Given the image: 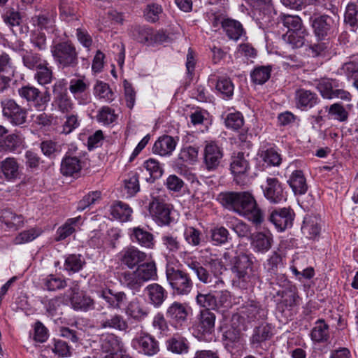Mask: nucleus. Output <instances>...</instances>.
Segmentation results:
<instances>
[{"label": "nucleus", "instance_id": "f257e3e1", "mask_svg": "<svg viewBox=\"0 0 358 358\" xmlns=\"http://www.w3.org/2000/svg\"><path fill=\"white\" fill-rule=\"evenodd\" d=\"M217 200L223 207L245 217L255 225H260L264 220L263 211L249 192H221Z\"/></svg>", "mask_w": 358, "mask_h": 358}, {"label": "nucleus", "instance_id": "f03ea898", "mask_svg": "<svg viewBox=\"0 0 358 358\" xmlns=\"http://www.w3.org/2000/svg\"><path fill=\"white\" fill-rule=\"evenodd\" d=\"M208 264L210 272L197 261L188 263L187 267L195 273L199 281L210 285V287L214 289H223L224 282L221 275L226 268L222 262L219 259H210Z\"/></svg>", "mask_w": 358, "mask_h": 358}, {"label": "nucleus", "instance_id": "7ed1b4c3", "mask_svg": "<svg viewBox=\"0 0 358 358\" xmlns=\"http://www.w3.org/2000/svg\"><path fill=\"white\" fill-rule=\"evenodd\" d=\"M157 277V267L154 261L139 264L133 271H126L121 274V281L129 289L138 292L145 282L155 280Z\"/></svg>", "mask_w": 358, "mask_h": 358}, {"label": "nucleus", "instance_id": "20e7f679", "mask_svg": "<svg viewBox=\"0 0 358 358\" xmlns=\"http://www.w3.org/2000/svg\"><path fill=\"white\" fill-rule=\"evenodd\" d=\"M52 57L59 68H76L78 64V52L71 41H62L50 48Z\"/></svg>", "mask_w": 358, "mask_h": 358}, {"label": "nucleus", "instance_id": "39448f33", "mask_svg": "<svg viewBox=\"0 0 358 358\" xmlns=\"http://www.w3.org/2000/svg\"><path fill=\"white\" fill-rule=\"evenodd\" d=\"M166 276L174 295L187 296L193 289V280L185 270L167 266Z\"/></svg>", "mask_w": 358, "mask_h": 358}, {"label": "nucleus", "instance_id": "423d86ee", "mask_svg": "<svg viewBox=\"0 0 358 358\" xmlns=\"http://www.w3.org/2000/svg\"><path fill=\"white\" fill-rule=\"evenodd\" d=\"M69 301L71 308L76 311L88 312L94 310L101 312L103 306L95 301L85 292L80 290L78 286H74L69 289Z\"/></svg>", "mask_w": 358, "mask_h": 358}, {"label": "nucleus", "instance_id": "0eeeda50", "mask_svg": "<svg viewBox=\"0 0 358 358\" xmlns=\"http://www.w3.org/2000/svg\"><path fill=\"white\" fill-rule=\"evenodd\" d=\"M339 80L333 78H323L320 79L316 84V89L321 96L326 99H340L350 101L352 95L347 90L341 88Z\"/></svg>", "mask_w": 358, "mask_h": 358}, {"label": "nucleus", "instance_id": "6e6552de", "mask_svg": "<svg viewBox=\"0 0 358 358\" xmlns=\"http://www.w3.org/2000/svg\"><path fill=\"white\" fill-rule=\"evenodd\" d=\"M17 91L19 96L25 100L28 105L38 110H43L50 101V94L48 90L43 92L30 84L21 87Z\"/></svg>", "mask_w": 358, "mask_h": 358}, {"label": "nucleus", "instance_id": "1a4fd4ad", "mask_svg": "<svg viewBox=\"0 0 358 358\" xmlns=\"http://www.w3.org/2000/svg\"><path fill=\"white\" fill-rule=\"evenodd\" d=\"M249 155L238 152L231 157L230 171L234 176V181L239 185H243L248 180V172L250 169L248 160Z\"/></svg>", "mask_w": 358, "mask_h": 358}, {"label": "nucleus", "instance_id": "9d476101", "mask_svg": "<svg viewBox=\"0 0 358 358\" xmlns=\"http://www.w3.org/2000/svg\"><path fill=\"white\" fill-rule=\"evenodd\" d=\"M171 206L159 196L152 195L149 203V212L153 220L160 225H167L171 222Z\"/></svg>", "mask_w": 358, "mask_h": 358}, {"label": "nucleus", "instance_id": "9b49d317", "mask_svg": "<svg viewBox=\"0 0 358 358\" xmlns=\"http://www.w3.org/2000/svg\"><path fill=\"white\" fill-rule=\"evenodd\" d=\"M231 271L240 281H249L254 275L253 262L251 257L243 252L237 254L233 260Z\"/></svg>", "mask_w": 358, "mask_h": 358}, {"label": "nucleus", "instance_id": "f8f14e48", "mask_svg": "<svg viewBox=\"0 0 358 358\" xmlns=\"http://www.w3.org/2000/svg\"><path fill=\"white\" fill-rule=\"evenodd\" d=\"M215 315L208 309L200 311L196 324L197 337L201 340H211L215 331Z\"/></svg>", "mask_w": 358, "mask_h": 358}, {"label": "nucleus", "instance_id": "ddd939ff", "mask_svg": "<svg viewBox=\"0 0 358 358\" xmlns=\"http://www.w3.org/2000/svg\"><path fill=\"white\" fill-rule=\"evenodd\" d=\"M3 115L11 124L20 125L27 120V113L24 108L20 106L13 99H6L1 101Z\"/></svg>", "mask_w": 358, "mask_h": 358}, {"label": "nucleus", "instance_id": "4468645a", "mask_svg": "<svg viewBox=\"0 0 358 358\" xmlns=\"http://www.w3.org/2000/svg\"><path fill=\"white\" fill-rule=\"evenodd\" d=\"M310 22L313 33L320 40H324L333 34L336 26L334 19L325 14L311 17Z\"/></svg>", "mask_w": 358, "mask_h": 358}, {"label": "nucleus", "instance_id": "2eb2a0df", "mask_svg": "<svg viewBox=\"0 0 358 358\" xmlns=\"http://www.w3.org/2000/svg\"><path fill=\"white\" fill-rule=\"evenodd\" d=\"M261 187L264 196L271 203H279L287 199L282 185L276 178H266Z\"/></svg>", "mask_w": 358, "mask_h": 358}, {"label": "nucleus", "instance_id": "dca6fc26", "mask_svg": "<svg viewBox=\"0 0 358 358\" xmlns=\"http://www.w3.org/2000/svg\"><path fill=\"white\" fill-rule=\"evenodd\" d=\"M148 255L135 246L129 245L122 249L119 254V260L122 265L129 269L136 268L139 264L147 260Z\"/></svg>", "mask_w": 358, "mask_h": 358}, {"label": "nucleus", "instance_id": "f3484780", "mask_svg": "<svg viewBox=\"0 0 358 358\" xmlns=\"http://www.w3.org/2000/svg\"><path fill=\"white\" fill-rule=\"evenodd\" d=\"M294 215V212L290 208H276L271 213L268 220L278 231H282L292 227Z\"/></svg>", "mask_w": 358, "mask_h": 358}, {"label": "nucleus", "instance_id": "a211bd4d", "mask_svg": "<svg viewBox=\"0 0 358 358\" xmlns=\"http://www.w3.org/2000/svg\"><path fill=\"white\" fill-rule=\"evenodd\" d=\"M222 148L216 143H208L204 148L203 164L208 171H215L220 166L223 157Z\"/></svg>", "mask_w": 358, "mask_h": 358}, {"label": "nucleus", "instance_id": "6ab92c4d", "mask_svg": "<svg viewBox=\"0 0 358 358\" xmlns=\"http://www.w3.org/2000/svg\"><path fill=\"white\" fill-rule=\"evenodd\" d=\"M99 327L103 329H115L120 331H127L129 324L126 319L118 313L101 312Z\"/></svg>", "mask_w": 358, "mask_h": 358}, {"label": "nucleus", "instance_id": "aec40b11", "mask_svg": "<svg viewBox=\"0 0 358 358\" xmlns=\"http://www.w3.org/2000/svg\"><path fill=\"white\" fill-rule=\"evenodd\" d=\"M133 345L141 353L153 356L159 351V342L148 333H141L132 341Z\"/></svg>", "mask_w": 358, "mask_h": 358}, {"label": "nucleus", "instance_id": "412c9836", "mask_svg": "<svg viewBox=\"0 0 358 358\" xmlns=\"http://www.w3.org/2000/svg\"><path fill=\"white\" fill-rule=\"evenodd\" d=\"M55 102L59 110L64 113H69L73 108V103L68 96L66 88L62 81H57L52 86Z\"/></svg>", "mask_w": 358, "mask_h": 358}, {"label": "nucleus", "instance_id": "4be33fe9", "mask_svg": "<svg viewBox=\"0 0 358 358\" xmlns=\"http://www.w3.org/2000/svg\"><path fill=\"white\" fill-rule=\"evenodd\" d=\"M187 306L178 301L172 303L166 310V316L176 327L182 326L187 320Z\"/></svg>", "mask_w": 358, "mask_h": 358}, {"label": "nucleus", "instance_id": "5701e85b", "mask_svg": "<svg viewBox=\"0 0 358 358\" xmlns=\"http://www.w3.org/2000/svg\"><path fill=\"white\" fill-rule=\"evenodd\" d=\"M296 106L301 110H308L320 102L315 92L305 89H299L295 92Z\"/></svg>", "mask_w": 358, "mask_h": 358}, {"label": "nucleus", "instance_id": "b1692460", "mask_svg": "<svg viewBox=\"0 0 358 358\" xmlns=\"http://www.w3.org/2000/svg\"><path fill=\"white\" fill-rule=\"evenodd\" d=\"M98 296L103 299L108 308L120 309L127 300L124 292H115L110 288H103L98 292Z\"/></svg>", "mask_w": 358, "mask_h": 358}, {"label": "nucleus", "instance_id": "393cba45", "mask_svg": "<svg viewBox=\"0 0 358 358\" xmlns=\"http://www.w3.org/2000/svg\"><path fill=\"white\" fill-rule=\"evenodd\" d=\"M145 293L149 303L157 308L161 307L168 297L167 291L158 283L148 285L145 289Z\"/></svg>", "mask_w": 358, "mask_h": 358}, {"label": "nucleus", "instance_id": "a878e982", "mask_svg": "<svg viewBox=\"0 0 358 358\" xmlns=\"http://www.w3.org/2000/svg\"><path fill=\"white\" fill-rule=\"evenodd\" d=\"M124 313L128 317L141 322L149 315L150 311L148 308L136 298L128 303L124 308Z\"/></svg>", "mask_w": 358, "mask_h": 358}, {"label": "nucleus", "instance_id": "bb28decb", "mask_svg": "<svg viewBox=\"0 0 358 358\" xmlns=\"http://www.w3.org/2000/svg\"><path fill=\"white\" fill-rule=\"evenodd\" d=\"M272 336V327L266 323L262 324L254 329L250 339V345L254 349L262 348V343L269 340Z\"/></svg>", "mask_w": 358, "mask_h": 358}, {"label": "nucleus", "instance_id": "cd10ccee", "mask_svg": "<svg viewBox=\"0 0 358 358\" xmlns=\"http://www.w3.org/2000/svg\"><path fill=\"white\" fill-rule=\"evenodd\" d=\"M240 313L248 322L264 319L266 317V311L258 302L255 301H250L244 303L241 308Z\"/></svg>", "mask_w": 358, "mask_h": 358}, {"label": "nucleus", "instance_id": "c85d7f7f", "mask_svg": "<svg viewBox=\"0 0 358 358\" xmlns=\"http://www.w3.org/2000/svg\"><path fill=\"white\" fill-rule=\"evenodd\" d=\"M176 145L177 142L173 137L164 135L156 141L153 145L152 150L154 153L160 156H166L172 153Z\"/></svg>", "mask_w": 358, "mask_h": 358}, {"label": "nucleus", "instance_id": "c756f323", "mask_svg": "<svg viewBox=\"0 0 358 358\" xmlns=\"http://www.w3.org/2000/svg\"><path fill=\"white\" fill-rule=\"evenodd\" d=\"M82 167L79 157L66 155L62 160L60 171L63 176H73L80 171Z\"/></svg>", "mask_w": 358, "mask_h": 358}, {"label": "nucleus", "instance_id": "7c9ffc66", "mask_svg": "<svg viewBox=\"0 0 358 358\" xmlns=\"http://www.w3.org/2000/svg\"><path fill=\"white\" fill-rule=\"evenodd\" d=\"M224 31L230 40L237 41L245 36L246 32L242 24L236 20L227 18L224 22Z\"/></svg>", "mask_w": 358, "mask_h": 358}, {"label": "nucleus", "instance_id": "2f4dec72", "mask_svg": "<svg viewBox=\"0 0 358 358\" xmlns=\"http://www.w3.org/2000/svg\"><path fill=\"white\" fill-rule=\"evenodd\" d=\"M273 238L271 234L257 232L252 236L251 246L256 252L265 253L271 248Z\"/></svg>", "mask_w": 358, "mask_h": 358}, {"label": "nucleus", "instance_id": "473e14b6", "mask_svg": "<svg viewBox=\"0 0 358 358\" xmlns=\"http://www.w3.org/2000/svg\"><path fill=\"white\" fill-rule=\"evenodd\" d=\"M101 346L103 351L108 353L106 355L118 356L117 352L122 350L123 343L118 336L110 334L101 339Z\"/></svg>", "mask_w": 358, "mask_h": 358}, {"label": "nucleus", "instance_id": "72a5a7b5", "mask_svg": "<svg viewBox=\"0 0 358 358\" xmlns=\"http://www.w3.org/2000/svg\"><path fill=\"white\" fill-rule=\"evenodd\" d=\"M320 220L318 217L310 215L304 217L301 231L306 238H315L320 234Z\"/></svg>", "mask_w": 358, "mask_h": 358}, {"label": "nucleus", "instance_id": "f704fd0d", "mask_svg": "<svg viewBox=\"0 0 358 358\" xmlns=\"http://www.w3.org/2000/svg\"><path fill=\"white\" fill-rule=\"evenodd\" d=\"M287 182L295 194H304L308 190L306 180L301 170L294 171Z\"/></svg>", "mask_w": 358, "mask_h": 358}, {"label": "nucleus", "instance_id": "c9c22d12", "mask_svg": "<svg viewBox=\"0 0 358 358\" xmlns=\"http://www.w3.org/2000/svg\"><path fill=\"white\" fill-rule=\"evenodd\" d=\"M1 170L5 178L8 180H15L20 178V166L13 157H8L1 162Z\"/></svg>", "mask_w": 358, "mask_h": 358}, {"label": "nucleus", "instance_id": "e433bc0d", "mask_svg": "<svg viewBox=\"0 0 358 358\" xmlns=\"http://www.w3.org/2000/svg\"><path fill=\"white\" fill-rule=\"evenodd\" d=\"M131 239L144 248H152L155 245L153 235L140 227L133 229Z\"/></svg>", "mask_w": 358, "mask_h": 358}, {"label": "nucleus", "instance_id": "4c0bfd02", "mask_svg": "<svg viewBox=\"0 0 358 358\" xmlns=\"http://www.w3.org/2000/svg\"><path fill=\"white\" fill-rule=\"evenodd\" d=\"M35 71L34 78L40 85L45 86L50 84L55 78L52 67L50 66L48 61Z\"/></svg>", "mask_w": 358, "mask_h": 358}, {"label": "nucleus", "instance_id": "58836bf2", "mask_svg": "<svg viewBox=\"0 0 358 358\" xmlns=\"http://www.w3.org/2000/svg\"><path fill=\"white\" fill-rule=\"evenodd\" d=\"M132 209L129 206L122 201H116L110 206V215L120 222H124L130 220Z\"/></svg>", "mask_w": 358, "mask_h": 358}, {"label": "nucleus", "instance_id": "ea45409f", "mask_svg": "<svg viewBox=\"0 0 358 358\" xmlns=\"http://www.w3.org/2000/svg\"><path fill=\"white\" fill-rule=\"evenodd\" d=\"M235 317H233L231 323L225 324L221 328L222 331V340L229 346L237 343L240 338V330L237 328L236 324L234 322Z\"/></svg>", "mask_w": 358, "mask_h": 358}, {"label": "nucleus", "instance_id": "a19ab883", "mask_svg": "<svg viewBox=\"0 0 358 358\" xmlns=\"http://www.w3.org/2000/svg\"><path fill=\"white\" fill-rule=\"evenodd\" d=\"M166 348L168 350L175 354H186L189 350V343L185 338L175 335L166 341Z\"/></svg>", "mask_w": 358, "mask_h": 358}, {"label": "nucleus", "instance_id": "79ce46f5", "mask_svg": "<svg viewBox=\"0 0 358 358\" xmlns=\"http://www.w3.org/2000/svg\"><path fill=\"white\" fill-rule=\"evenodd\" d=\"M308 35L306 28L295 31H287L282 35L283 41L292 48H299L305 43V37Z\"/></svg>", "mask_w": 358, "mask_h": 358}, {"label": "nucleus", "instance_id": "37998d69", "mask_svg": "<svg viewBox=\"0 0 358 358\" xmlns=\"http://www.w3.org/2000/svg\"><path fill=\"white\" fill-rule=\"evenodd\" d=\"M0 219L8 228L18 229L24 225V218L22 215H17L10 209L1 210Z\"/></svg>", "mask_w": 358, "mask_h": 358}, {"label": "nucleus", "instance_id": "c03bdc74", "mask_svg": "<svg viewBox=\"0 0 358 358\" xmlns=\"http://www.w3.org/2000/svg\"><path fill=\"white\" fill-rule=\"evenodd\" d=\"M22 59L25 67L31 70H36L47 60L44 59L41 55L32 50H22Z\"/></svg>", "mask_w": 358, "mask_h": 358}, {"label": "nucleus", "instance_id": "a18cd8bd", "mask_svg": "<svg viewBox=\"0 0 358 358\" xmlns=\"http://www.w3.org/2000/svg\"><path fill=\"white\" fill-rule=\"evenodd\" d=\"M278 23L287 29V31H295L304 29L301 19L298 15L281 14L278 17Z\"/></svg>", "mask_w": 358, "mask_h": 358}, {"label": "nucleus", "instance_id": "49530a36", "mask_svg": "<svg viewBox=\"0 0 358 358\" xmlns=\"http://www.w3.org/2000/svg\"><path fill=\"white\" fill-rule=\"evenodd\" d=\"M162 246L172 255L178 253L182 249V244L178 237L173 234H165L161 237Z\"/></svg>", "mask_w": 358, "mask_h": 358}, {"label": "nucleus", "instance_id": "de8ad7c7", "mask_svg": "<svg viewBox=\"0 0 358 358\" xmlns=\"http://www.w3.org/2000/svg\"><path fill=\"white\" fill-rule=\"evenodd\" d=\"M101 199L102 194L101 191L90 192L78 202L77 210L78 211H83L86 208L99 203Z\"/></svg>", "mask_w": 358, "mask_h": 358}, {"label": "nucleus", "instance_id": "09e8293b", "mask_svg": "<svg viewBox=\"0 0 358 358\" xmlns=\"http://www.w3.org/2000/svg\"><path fill=\"white\" fill-rule=\"evenodd\" d=\"M215 88L223 99H229L234 94V86L229 78L219 77L216 80Z\"/></svg>", "mask_w": 358, "mask_h": 358}, {"label": "nucleus", "instance_id": "8fccbe9b", "mask_svg": "<svg viewBox=\"0 0 358 358\" xmlns=\"http://www.w3.org/2000/svg\"><path fill=\"white\" fill-rule=\"evenodd\" d=\"M143 167L150 175V178H146V180L150 182H153L155 180L159 178L164 172L163 168L159 162L152 158L143 163Z\"/></svg>", "mask_w": 358, "mask_h": 358}, {"label": "nucleus", "instance_id": "3c124183", "mask_svg": "<svg viewBox=\"0 0 358 358\" xmlns=\"http://www.w3.org/2000/svg\"><path fill=\"white\" fill-rule=\"evenodd\" d=\"M81 217L78 216L76 217L68 219L64 224L60 227L57 231V234L58 236L57 240L61 241L64 240L66 238L71 236L73 233L75 232L76 224L80 221Z\"/></svg>", "mask_w": 358, "mask_h": 358}, {"label": "nucleus", "instance_id": "603ef678", "mask_svg": "<svg viewBox=\"0 0 358 358\" xmlns=\"http://www.w3.org/2000/svg\"><path fill=\"white\" fill-rule=\"evenodd\" d=\"M271 68L270 66H259L254 69L250 73L253 83L258 85L265 83L270 78Z\"/></svg>", "mask_w": 358, "mask_h": 358}, {"label": "nucleus", "instance_id": "864d4df0", "mask_svg": "<svg viewBox=\"0 0 358 358\" xmlns=\"http://www.w3.org/2000/svg\"><path fill=\"white\" fill-rule=\"evenodd\" d=\"M124 190L128 196H134L140 190L139 176L136 172H130L124 180Z\"/></svg>", "mask_w": 358, "mask_h": 358}, {"label": "nucleus", "instance_id": "5fc2aeb1", "mask_svg": "<svg viewBox=\"0 0 358 358\" xmlns=\"http://www.w3.org/2000/svg\"><path fill=\"white\" fill-rule=\"evenodd\" d=\"M310 336L315 342L327 341L329 338V326L323 320H319L313 328Z\"/></svg>", "mask_w": 358, "mask_h": 358}, {"label": "nucleus", "instance_id": "6e6d98bb", "mask_svg": "<svg viewBox=\"0 0 358 358\" xmlns=\"http://www.w3.org/2000/svg\"><path fill=\"white\" fill-rule=\"evenodd\" d=\"M152 30L146 27L134 26L131 29V34L133 38L139 43H150Z\"/></svg>", "mask_w": 358, "mask_h": 358}, {"label": "nucleus", "instance_id": "4d7b16f0", "mask_svg": "<svg viewBox=\"0 0 358 358\" xmlns=\"http://www.w3.org/2000/svg\"><path fill=\"white\" fill-rule=\"evenodd\" d=\"M43 230L38 227L31 228L20 232L14 239L15 244H24L31 242L38 237Z\"/></svg>", "mask_w": 358, "mask_h": 358}, {"label": "nucleus", "instance_id": "13d9d810", "mask_svg": "<svg viewBox=\"0 0 358 358\" xmlns=\"http://www.w3.org/2000/svg\"><path fill=\"white\" fill-rule=\"evenodd\" d=\"M206 17L209 24L215 29V31H217L220 26L222 28L224 22L227 20L222 11L214 8L210 9L206 13Z\"/></svg>", "mask_w": 358, "mask_h": 358}, {"label": "nucleus", "instance_id": "bf43d9fd", "mask_svg": "<svg viewBox=\"0 0 358 358\" xmlns=\"http://www.w3.org/2000/svg\"><path fill=\"white\" fill-rule=\"evenodd\" d=\"M85 264V261L80 255H70L64 262V268L73 273L79 271Z\"/></svg>", "mask_w": 358, "mask_h": 358}, {"label": "nucleus", "instance_id": "052dcab7", "mask_svg": "<svg viewBox=\"0 0 358 358\" xmlns=\"http://www.w3.org/2000/svg\"><path fill=\"white\" fill-rule=\"evenodd\" d=\"M196 302L197 305L205 309H215L216 308V296L212 292L206 294L198 293L196 296Z\"/></svg>", "mask_w": 358, "mask_h": 358}, {"label": "nucleus", "instance_id": "680f3d73", "mask_svg": "<svg viewBox=\"0 0 358 358\" xmlns=\"http://www.w3.org/2000/svg\"><path fill=\"white\" fill-rule=\"evenodd\" d=\"M227 226L239 237H246L250 234V227L241 220L232 219L228 222Z\"/></svg>", "mask_w": 358, "mask_h": 358}, {"label": "nucleus", "instance_id": "e2e57ef3", "mask_svg": "<svg viewBox=\"0 0 358 358\" xmlns=\"http://www.w3.org/2000/svg\"><path fill=\"white\" fill-rule=\"evenodd\" d=\"M44 285L48 291H56L66 287V281L55 275H49L44 279Z\"/></svg>", "mask_w": 358, "mask_h": 358}, {"label": "nucleus", "instance_id": "0e129e2a", "mask_svg": "<svg viewBox=\"0 0 358 358\" xmlns=\"http://www.w3.org/2000/svg\"><path fill=\"white\" fill-rule=\"evenodd\" d=\"M184 238L188 244L196 247L201 244V233L193 227H188L184 231Z\"/></svg>", "mask_w": 358, "mask_h": 358}, {"label": "nucleus", "instance_id": "69168bd1", "mask_svg": "<svg viewBox=\"0 0 358 358\" xmlns=\"http://www.w3.org/2000/svg\"><path fill=\"white\" fill-rule=\"evenodd\" d=\"M225 124L227 128L238 130L244 124L243 116L238 112L229 113L225 119Z\"/></svg>", "mask_w": 358, "mask_h": 358}, {"label": "nucleus", "instance_id": "338daca9", "mask_svg": "<svg viewBox=\"0 0 358 358\" xmlns=\"http://www.w3.org/2000/svg\"><path fill=\"white\" fill-rule=\"evenodd\" d=\"M328 113L334 119L340 122L347 120L348 117V113L345 108L340 103H336L330 106L328 110Z\"/></svg>", "mask_w": 358, "mask_h": 358}, {"label": "nucleus", "instance_id": "774afa93", "mask_svg": "<svg viewBox=\"0 0 358 358\" xmlns=\"http://www.w3.org/2000/svg\"><path fill=\"white\" fill-rule=\"evenodd\" d=\"M344 21L351 27H355L358 23V6L354 3L348 4L345 13Z\"/></svg>", "mask_w": 358, "mask_h": 358}]
</instances>
